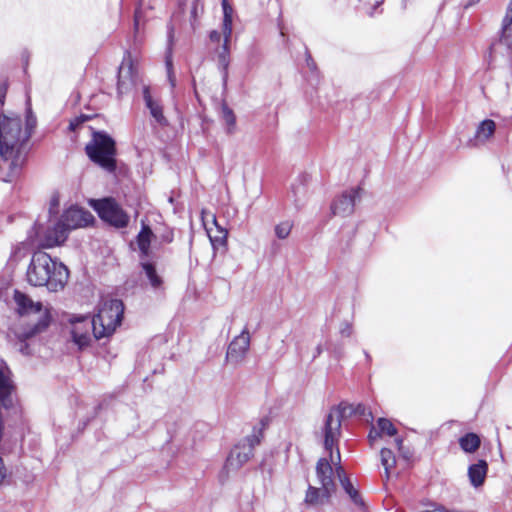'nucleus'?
Masks as SVG:
<instances>
[{
	"mask_svg": "<svg viewBox=\"0 0 512 512\" xmlns=\"http://www.w3.org/2000/svg\"><path fill=\"white\" fill-rule=\"evenodd\" d=\"M343 412L340 407L333 408L327 415L322 432L324 437V447L330 452V460L327 458H320L316 465V477L320 486L329 488L335 491V484L333 481L334 470L332 464L338 465L340 463V452L336 448V453H333V448L337 446L340 436L341 419Z\"/></svg>",
	"mask_w": 512,
	"mask_h": 512,
	"instance_id": "nucleus-1",
	"label": "nucleus"
},
{
	"mask_svg": "<svg viewBox=\"0 0 512 512\" xmlns=\"http://www.w3.org/2000/svg\"><path fill=\"white\" fill-rule=\"evenodd\" d=\"M26 276L31 285L46 286L50 292H58L65 287L69 271L64 264L53 260L47 253L38 251L32 256Z\"/></svg>",
	"mask_w": 512,
	"mask_h": 512,
	"instance_id": "nucleus-2",
	"label": "nucleus"
},
{
	"mask_svg": "<svg viewBox=\"0 0 512 512\" xmlns=\"http://www.w3.org/2000/svg\"><path fill=\"white\" fill-rule=\"evenodd\" d=\"M17 310L23 318L16 327L15 335L20 341H26L45 332L51 323L50 309L40 302H34L27 295L16 291L14 295Z\"/></svg>",
	"mask_w": 512,
	"mask_h": 512,
	"instance_id": "nucleus-3",
	"label": "nucleus"
},
{
	"mask_svg": "<svg viewBox=\"0 0 512 512\" xmlns=\"http://www.w3.org/2000/svg\"><path fill=\"white\" fill-rule=\"evenodd\" d=\"M36 119L32 115L27 116L26 129L21 128V119L18 116L0 118V156L9 163V167L15 165V158L22 143L26 142L31 129L35 126Z\"/></svg>",
	"mask_w": 512,
	"mask_h": 512,
	"instance_id": "nucleus-4",
	"label": "nucleus"
},
{
	"mask_svg": "<svg viewBox=\"0 0 512 512\" xmlns=\"http://www.w3.org/2000/svg\"><path fill=\"white\" fill-rule=\"evenodd\" d=\"M124 306L122 301L111 299L103 301L98 309V313L93 317L92 331L96 339L109 337L117 326L121 324Z\"/></svg>",
	"mask_w": 512,
	"mask_h": 512,
	"instance_id": "nucleus-5",
	"label": "nucleus"
},
{
	"mask_svg": "<svg viewBox=\"0 0 512 512\" xmlns=\"http://www.w3.org/2000/svg\"><path fill=\"white\" fill-rule=\"evenodd\" d=\"M266 426L267 421L261 419L251 433L233 447L226 461L227 469L237 470L251 459L255 446L259 445L263 438Z\"/></svg>",
	"mask_w": 512,
	"mask_h": 512,
	"instance_id": "nucleus-6",
	"label": "nucleus"
},
{
	"mask_svg": "<svg viewBox=\"0 0 512 512\" xmlns=\"http://www.w3.org/2000/svg\"><path fill=\"white\" fill-rule=\"evenodd\" d=\"M89 158L103 169L113 172L116 168L115 142L103 133H95L91 143L86 145Z\"/></svg>",
	"mask_w": 512,
	"mask_h": 512,
	"instance_id": "nucleus-7",
	"label": "nucleus"
},
{
	"mask_svg": "<svg viewBox=\"0 0 512 512\" xmlns=\"http://www.w3.org/2000/svg\"><path fill=\"white\" fill-rule=\"evenodd\" d=\"M91 204L99 217L110 225L116 228H124L128 225L129 216L113 199L93 200Z\"/></svg>",
	"mask_w": 512,
	"mask_h": 512,
	"instance_id": "nucleus-8",
	"label": "nucleus"
},
{
	"mask_svg": "<svg viewBox=\"0 0 512 512\" xmlns=\"http://www.w3.org/2000/svg\"><path fill=\"white\" fill-rule=\"evenodd\" d=\"M250 333L245 328L242 332L236 336L228 346L226 353V360L228 363L237 365L241 363L249 350L250 347Z\"/></svg>",
	"mask_w": 512,
	"mask_h": 512,
	"instance_id": "nucleus-9",
	"label": "nucleus"
},
{
	"mask_svg": "<svg viewBox=\"0 0 512 512\" xmlns=\"http://www.w3.org/2000/svg\"><path fill=\"white\" fill-rule=\"evenodd\" d=\"M93 220L94 217L89 211L77 206H72L65 210L60 218V221L68 232L86 227L90 225Z\"/></svg>",
	"mask_w": 512,
	"mask_h": 512,
	"instance_id": "nucleus-10",
	"label": "nucleus"
},
{
	"mask_svg": "<svg viewBox=\"0 0 512 512\" xmlns=\"http://www.w3.org/2000/svg\"><path fill=\"white\" fill-rule=\"evenodd\" d=\"M138 81V74L133 66L130 56L123 59L118 70L117 92L118 96L128 93Z\"/></svg>",
	"mask_w": 512,
	"mask_h": 512,
	"instance_id": "nucleus-11",
	"label": "nucleus"
},
{
	"mask_svg": "<svg viewBox=\"0 0 512 512\" xmlns=\"http://www.w3.org/2000/svg\"><path fill=\"white\" fill-rule=\"evenodd\" d=\"M360 188H351L336 197L331 205L334 215L349 216L354 212L355 203L360 199Z\"/></svg>",
	"mask_w": 512,
	"mask_h": 512,
	"instance_id": "nucleus-12",
	"label": "nucleus"
},
{
	"mask_svg": "<svg viewBox=\"0 0 512 512\" xmlns=\"http://www.w3.org/2000/svg\"><path fill=\"white\" fill-rule=\"evenodd\" d=\"M68 231L59 220L54 226L48 227L42 234H39V246L43 248H53L63 244L67 237Z\"/></svg>",
	"mask_w": 512,
	"mask_h": 512,
	"instance_id": "nucleus-13",
	"label": "nucleus"
},
{
	"mask_svg": "<svg viewBox=\"0 0 512 512\" xmlns=\"http://www.w3.org/2000/svg\"><path fill=\"white\" fill-rule=\"evenodd\" d=\"M72 338L79 348L87 347L91 342L90 330L92 329V321L89 317H81L71 321Z\"/></svg>",
	"mask_w": 512,
	"mask_h": 512,
	"instance_id": "nucleus-14",
	"label": "nucleus"
},
{
	"mask_svg": "<svg viewBox=\"0 0 512 512\" xmlns=\"http://www.w3.org/2000/svg\"><path fill=\"white\" fill-rule=\"evenodd\" d=\"M335 491L330 490L329 488H324L323 486L316 487L313 485H308L305 497L304 504L308 507H322L330 503L331 497Z\"/></svg>",
	"mask_w": 512,
	"mask_h": 512,
	"instance_id": "nucleus-15",
	"label": "nucleus"
},
{
	"mask_svg": "<svg viewBox=\"0 0 512 512\" xmlns=\"http://www.w3.org/2000/svg\"><path fill=\"white\" fill-rule=\"evenodd\" d=\"M397 435V429L393 423L386 418H379L376 425L372 426L368 438L371 445H373L379 438L385 436L393 437Z\"/></svg>",
	"mask_w": 512,
	"mask_h": 512,
	"instance_id": "nucleus-16",
	"label": "nucleus"
},
{
	"mask_svg": "<svg viewBox=\"0 0 512 512\" xmlns=\"http://www.w3.org/2000/svg\"><path fill=\"white\" fill-rule=\"evenodd\" d=\"M499 43L504 45L508 50L512 48V0H509L501 22Z\"/></svg>",
	"mask_w": 512,
	"mask_h": 512,
	"instance_id": "nucleus-17",
	"label": "nucleus"
},
{
	"mask_svg": "<svg viewBox=\"0 0 512 512\" xmlns=\"http://www.w3.org/2000/svg\"><path fill=\"white\" fill-rule=\"evenodd\" d=\"M496 124L491 119L483 120L477 127L474 138L469 140L470 146L476 147L484 144L495 133Z\"/></svg>",
	"mask_w": 512,
	"mask_h": 512,
	"instance_id": "nucleus-18",
	"label": "nucleus"
},
{
	"mask_svg": "<svg viewBox=\"0 0 512 512\" xmlns=\"http://www.w3.org/2000/svg\"><path fill=\"white\" fill-rule=\"evenodd\" d=\"M488 472V464L485 460H478L468 467V477L470 484L474 488L481 487L484 484Z\"/></svg>",
	"mask_w": 512,
	"mask_h": 512,
	"instance_id": "nucleus-19",
	"label": "nucleus"
},
{
	"mask_svg": "<svg viewBox=\"0 0 512 512\" xmlns=\"http://www.w3.org/2000/svg\"><path fill=\"white\" fill-rule=\"evenodd\" d=\"M143 98L145 101L146 107L150 111V115L161 125H165L167 123L166 118L163 115L162 106L160 103L153 98L150 88L148 86L143 87Z\"/></svg>",
	"mask_w": 512,
	"mask_h": 512,
	"instance_id": "nucleus-20",
	"label": "nucleus"
},
{
	"mask_svg": "<svg viewBox=\"0 0 512 512\" xmlns=\"http://www.w3.org/2000/svg\"><path fill=\"white\" fill-rule=\"evenodd\" d=\"M154 234L148 225L142 224V229L137 236V245L142 254V257L150 255V244Z\"/></svg>",
	"mask_w": 512,
	"mask_h": 512,
	"instance_id": "nucleus-21",
	"label": "nucleus"
},
{
	"mask_svg": "<svg viewBox=\"0 0 512 512\" xmlns=\"http://www.w3.org/2000/svg\"><path fill=\"white\" fill-rule=\"evenodd\" d=\"M458 442L462 451L468 454L475 453L481 445V439L475 433H467L463 435L459 438Z\"/></svg>",
	"mask_w": 512,
	"mask_h": 512,
	"instance_id": "nucleus-22",
	"label": "nucleus"
},
{
	"mask_svg": "<svg viewBox=\"0 0 512 512\" xmlns=\"http://www.w3.org/2000/svg\"><path fill=\"white\" fill-rule=\"evenodd\" d=\"M336 474L339 478V481L343 489L350 496L351 500L357 505H362L363 502L358 494V491L353 487L349 479L345 477L344 472L340 466L336 467Z\"/></svg>",
	"mask_w": 512,
	"mask_h": 512,
	"instance_id": "nucleus-23",
	"label": "nucleus"
},
{
	"mask_svg": "<svg viewBox=\"0 0 512 512\" xmlns=\"http://www.w3.org/2000/svg\"><path fill=\"white\" fill-rule=\"evenodd\" d=\"M222 8H223V24H222V32L224 38H226V42H229V39L232 34V18H233V8L228 3V0H222Z\"/></svg>",
	"mask_w": 512,
	"mask_h": 512,
	"instance_id": "nucleus-24",
	"label": "nucleus"
},
{
	"mask_svg": "<svg viewBox=\"0 0 512 512\" xmlns=\"http://www.w3.org/2000/svg\"><path fill=\"white\" fill-rule=\"evenodd\" d=\"M142 268L145 272L146 277L148 278L150 285L154 289H158L162 286L163 280L157 274L154 264L152 263H142Z\"/></svg>",
	"mask_w": 512,
	"mask_h": 512,
	"instance_id": "nucleus-25",
	"label": "nucleus"
},
{
	"mask_svg": "<svg viewBox=\"0 0 512 512\" xmlns=\"http://www.w3.org/2000/svg\"><path fill=\"white\" fill-rule=\"evenodd\" d=\"M214 224L216 226V234H212V229H207V233L213 248H217L218 246H224L227 240V231L218 227L216 220L214 219Z\"/></svg>",
	"mask_w": 512,
	"mask_h": 512,
	"instance_id": "nucleus-26",
	"label": "nucleus"
},
{
	"mask_svg": "<svg viewBox=\"0 0 512 512\" xmlns=\"http://www.w3.org/2000/svg\"><path fill=\"white\" fill-rule=\"evenodd\" d=\"M381 463L385 469V474L387 477L390 476L391 470L394 468L396 464V459L393 452L388 448L381 449Z\"/></svg>",
	"mask_w": 512,
	"mask_h": 512,
	"instance_id": "nucleus-27",
	"label": "nucleus"
},
{
	"mask_svg": "<svg viewBox=\"0 0 512 512\" xmlns=\"http://www.w3.org/2000/svg\"><path fill=\"white\" fill-rule=\"evenodd\" d=\"M221 113H222V119L224 120V122L227 126V132L229 134L233 133V131L235 130V126H236V117L234 115V112L226 104H223Z\"/></svg>",
	"mask_w": 512,
	"mask_h": 512,
	"instance_id": "nucleus-28",
	"label": "nucleus"
},
{
	"mask_svg": "<svg viewBox=\"0 0 512 512\" xmlns=\"http://www.w3.org/2000/svg\"><path fill=\"white\" fill-rule=\"evenodd\" d=\"M293 227L292 222L290 221H283L276 225L275 227V234L279 239H286Z\"/></svg>",
	"mask_w": 512,
	"mask_h": 512,
	"instance_id": "nucleus-29",
	"label": "nucleus"
},
{
	"mask_svg": "<svg viewBox=\"0 0 512 512\" xmlns=\"http://www.w3.org/2000/svg\"><path fill=\"white\" fill-rule=\"evenodd\" d=\"M11 387L12 386H0V406L7 408L11 405Z\"/></svg>",
	"mask_w": 512,
	"mask_h": 512,
	"instance_id": "nucleus-30",
	"label": "nucleus"
},
{
	"mask_svg": "<svg viewBox=\"0 0 512 512\" xmlns=\"http://www.w3.org/2000/svg\"><path fill=\"white\" fill-rule=\"evenodd\" d=\"M218 62L219 65L224 69L225 71V77L227 76V67L229 64L228 59V42H226V38H224V44H223V51L219 53L218 55Z\"/></svg>",
	"mask_w": 512,
	"mask_h": 512,
	"instance_id": "nucleus-31",
	"label": "nucleus"
},
{
	"mask_svg": "<svg viewBox=\"0 0 512 512\" xmlns=\"http://www.w3.org/2000/svg\"><path fill=\"white\" fill-rule=\"evenodd\" d=\"M11 371L5 365L0 366V384H10Z\"/></svg>",
	"mask_w": 512,
	"mask_h": 512,
	"instance_id": "nucleus-32",
	"label": "nucleus"
},
{
	"mask_svg": "<svg viewBox=\"0 0 512 512\" xmlns=\"http://www.w3.org/2000/svg\"><path fill=\"white\" fill-rule=\"evenodd\" d=\"M394 446L398 449V451L400 452V454L405 458V459H409L410 457V453L408 451H405L403 449V446H402V439L398 436L395 437L394 439Z\"/></svg>",
	"mask_w": 512,
	"mask_h": 512,
	"instance_id": "nucleus-33",
	"label": "nucleus"
},
{
	"mask_svg": "<svg viewBox=\"0 0 512 512\" xmlns=\"http://www.w3.org/2000/svg\"><path fill=\"white\" fill-rule=\"evenodd\" d=\"M167 70H168V79L172 87L175 86V76L172 73V62L170 58L166 60Z\"/></svg>",
	"mask_w": 512,
	"mask_h": 512,
	"instance_id": "nucleus-34",
	"label": "nucleus"
},
{
	"mask_svg": "<svg viewBox=\"0 0 512 512\" xmlns=\"http://www.w3.org/2000/svg\"><path fill=\"white\" fill-rule=\"evenodd\" d=\"M6 477H7V469L4 465L2 457L0 456V485H2L4 483V480L6 479Z\"/></svg>",
	"mask_w": 512,
	"mask_h": 512,
	"instance_id": "nucleus-35",
	"label": "nucleus"
},
{
	"mask_svg": "<svg viewBox=\"0 0 512 512\" xmlns=\"http://www.w3.org/2000/svg\"><path fill=\"white\" fill-rule=\"evenodd\" d=\"M6 92H7V84H6V82L0 83V104L1 105L4 103Z\"/></svg>",
	"mask_w": 512,
	"mask_h": 512,
	"instance_id": "nucleus-36",
	"label": "nucleus"
},
{
	"mask_svg": "<svg viewBox=\"0 0 512 512\" xmlns=\"http://www.w3.org/2000/svg\"><path fill=\"white\" fill-rule=\"evenodd\" d=\"M140 21H141V11L136 10L135 16H134V27H135L136 31H138V29H139Z\"/></svg>",
	"mask_w": 512,
	"mask_h": 512,
	"instance_id": "nucleus-37",
	"label": "nucleus"
},
{
	"mask_svg": "<svg viewBox=\"0 0 512 512\" xmlns=\"http://www.w3.org/2000/svg\"><path fill=\"white\" fill-rule=\"evenodd\" d=\"M220 38H221V35L218 31H212L210 33V40L213 41V42H219L220 41Z\"/></svg>",
	"mask_w": 512,
	"mask_h": 512,
	"instance_id": "nucleus-38",
	"label": "nucleus"
},
{
	"mask_svg": "<svg viewBox=\"0 0 512 512\" xmlns=\"http://www.w3.org/2000/svg\"><path fill=\"white\" fill-rule=\"evenodd\" d=\"M306 62H307V66L311 69V70H314L316 65H315V62L313 61L311 55L307 52V57H306Z\"/></svg>",
	"mask_w": 512,
	"mask_h": 512,
	"instance_id": "nucleus-39",
	"label": "nucleus"
},
{
	"mask_svg": "<svg viewBox=\"0 0 512 512\" xmlns=\"http://www.w3.org/2000/svg\"><path fill=\"white\" fill-rule=\"evenodd\" d=\"M27 345L21 347V352L26 353Z\"/></svg>",
	"mask_w": 512,
	"mask_h": 512,
	"instance_id": "nucleus-40",
	"label": "nucleus"
}]
</instances>
